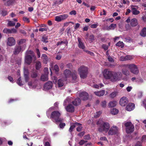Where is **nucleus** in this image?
<instances>
[{
  "instance_id": "46",
  "label": "nucleus",
  "mask_w": 146,
  "mask_h": 146,
  "mask_svg": "<svg viewBox=\"0 0 146 146\" xmlns=\"http://www.w3.org/2000/svg\"><path fill=\"white\" fill-rule=\"evenodd\" d=\"M15 23L12 21H10L8 22V25L10 26H14L15 25Z\"/></svg>"
},
{
  "instance_id": "29",
  "label": "nucleus",
  "mask_w": 146,
  "mask_h": 146,
  "mask_svg": "<svg viewBox=\"0 0 146 146\" xmlns=\"http://www.w3.org/2000/svg\"><path fill=\"white\" fill-rule=\"evenodd\" d=\"M122 72L123 74L126 76H128L129 74V72L128 70L126 68L122 69Z\"/></svg>"
},
{
  "instance_id": "20",
  "label": "nucleus",
  "mask_w": 146,
  "mask_h": 146,
  "mask_svg": "<svg viewBox=\"0 0 146 146\" xmlns=\"http://www.w3.org/2000/svg\"><path fill=\"white\" fill-rule=\"evenodd\" d=\"M135 104L132 103H129L126 106V109L128 111H131L133 110L135 108Z\"/></svg>"
},
{
  "instance_id": "8",
  "label": "nucleus",
  "mask_w": 146,
  "mask_h": 146,
  "mask_svg": "<svg viewBox=\"0 0 146 146\" xmlns=\"http://www.w3.org/2000/svg\"><path fill=\"white\" fill-rule=\"evenodd\" d=\"M124 125L126 127V131L127 133H131L134 131V126L131 122H125Z\"/></svg>"
},
{
  "instance_id": "59",
  "label": "nucleus",
  "mask_w": 146,
  "mask_h": 146,
  "mask_svg": "<svg viewBox=\"0 0 146 146\" xmlns=\"http://www.w3.org/2000/svg\"><path fill=\"white\" fill-rule=\"evenodd\" d=\"M23 19V20L25 22L29 23L30 21L29 19L26 17H24Z\"/></svg>"
},
{
  "instance_id": "28",
  "label": "nucleus",
  "mask_w": 146,
  "mask_h": 146,
  "mask_svg": "<svg viewBox=\"0 0 146 146\" xmlns=\"http://www.w3.org/2000/svg\"><path fill=\"white\" fill-rule=\"evenodd\" d=\"M41 80L43 81L47 80H48V74H44L42 75L41 77Z\"/></svg>"
},
{
  "instance_id": "30",
  "label": "nucleus",
  "mask_w": 146,
  "mask_h": 146,
  "mask_svg": "<svg viewBox=\"0 0 146 146\" xmlns=\"http://www.w3.org/2000/svg\"><path fill=\"white\" fill-rule=\"evenodd\" d=\"M76 127L77 126L76 128V130L78 131H80L82 129V127L81 126V124L78 123H75Z\"/></svg>"
},
{
  "instance_id": "13",
  "label": "nucleus",
  "mask_w": 146,
  "mask_h": 146,
  "mask_svg": "<svg viewBox=\"0 0 146 146\" xmlns=\"http://www.w3.org/2000/svg\"><path fill=\"white\" fill-rule=\"evenodd\" d=\"M128 102L127 98L125 97H123L120 100L119 104L121 106H125L127 104Z\"/></svg>"
},
{
  "instance_id": "2",
  "label": "nucleus",
  "mask_w": 146,
  "mask_h": 146,
  "mask_svg": "<svg viewBox=\"0 0 146 146\" xmlns=\"http://www.w3.org/2000/svg\"><path fill=\"white\" fill-rule=\"evenodd\" d=\"M60 113L59 111H54L51 113L50 118L53 122L58 124L63 121V119L60 117Z\"/></svg>"
},
{
  "instance_id": "38",
  "label": "nucleus",
  "mask_w": 146,
  "mask_h": 146,
  "mask_svg": "<svg viewBox=\"0 0 146 146\" xmlns=\"http://www.w3.org/2000/svg\"><path fill=\"white\" fill-rule=\"evenodd\" d=\"M31 78H35L37 76V74L36 71L32 72L31 73Z\"/></svg>"
},
{
  "instance_id": "24",
  "label": "nucleus",
  "mask_w": 146,
  "mask_h": 146,
  "mask_svg": "<svg viewBox=\"0 0 146 146\" xmlns=\"http://www.w3.org/2000/svg\"><path fill=\"white\" fill-rule=\"evenodd\" d=\"M130 24L132 27H135L137 26L138 24L137 19L135 18H133L131 19Z\"/></svg>"
},
{
  "instance_id": "4",
  "label": "nucleus",
  "mask_w": 146,
  "mask_h": 146,
  "mask_svg": "<svg viewBox=\"0 0 146 146\" xmlns=\"http://www.w3.org/2000/svg\"><path fill=\"white\" fill-rule=\"evenodd\" d=\"M36 57L33 52L31 50H28L26 52L25 56V62L28 64H30L33 60L35 61Z\"/></svg>"
},
{
  "instance_id": "45",
  "label": "nucleus",
  "mask_w": 146,
  "mask_h": 146,
  "mask_svg": "<svg viewBox=\"0 0 146 146\" xmlns=\"http://www.w3.org/2000/svg\"><path fill=\"white\" fill-rule=\"evenodd\" d=\"M53 70L55 72H58L59 71V68L58 66L57 65H55L53 68Z\"/></svg>"
},
{
  "instance_id": "64",
  "label": "nucleus",
  "mask_w": 146,
  "mask_h": 146,
  "mask_svg": "<svg viewBox=\"0 0 146 146\" xmlns=\"http://www.w3.org/2000/svg\"><path fill=\"white\" fill-rule=\"evenodd\" d=\"M142 141H145L146 143V135H144L142 136Z\"/></svg>"
},
{
  "instance_id": "39",
  "label": "nucleus",
  "mask_w": 146,
  "mask_h": 146,
  "mask_svg": "<svg viewBox=\"0 0 146 146\" xmlns=\"http://www.w3.org/2000/svg\"><path fill=\"white\" fill-rule=\"evenodd\" d=\"M116 46L120 47L121 48H123L124 46V44L123 42L121 41H119L117 44H116Z\"/></svg>"
},
{
  "instance_id": "6",
  "label": "nucleus",
  "mask_w": 146,
  "mask_h": 146,
  "mask_svg": "<svg viewBox=\"0 0 146 146\" xmlns=\"http://www.w3.org/2000/svg\"><path fill=\"white\" fill-rule=\"evenodd\" d=\"M78 71L80 76L81 78H86L88 74V68L87 67L82 66L78 68Z\"/></svg>"
},
{
  "instance_id": "11",
  "label": "nucleus",
  "mask_w": 146,
  "mask_h": 146,
  "mask_svg": "<svg viewBox=\"0 0 146 146\" xmlns=\"http://www.w3.org/2000/svg\"><path fill=\"white\" fill-rule=\"evenodd\" d=\"M118 131L117 127L116 126H113L110 129L108 132V134L109 135H114L116 134Z\"/></svg>"
},
{
  "instance_id": "15",
  "label": "nucleus",
  "mask_w": 146,
  "mask_h": 146,
  "mask_svg": "<svg viewBox=\"0 0 146 146\" xmlns=\"http://www.w3.org/2000/svg\"><path fill=\"white\" fill-rule=\"evenodd\" d=\"M15 44V40L13 37H9L8 38L7 45L9 46H11Z\"/></svg>"
},
{
  "instance_id": "41",
  "label": "nucleus",
  "mask_w": 146,
  "mask_h": 146,
  "mask_svg": "<svg viewBox=\"0 0 146 146\" xmlns=\"http://www.w3.org/2000/svg\"><path fill=\"white\" fill-rule=\"evenodd\" d=\"M76 127L75 123L74 124H71L69 129V131L71 132L73 131V129Z\"/></svg>"
},
{
  "instance_id": "22",
  "label": "nucleus",
  "mask_w": 146,
  "mask_h": 146,
  "mask_svg": "<svg viewBox=\"0 0 146 146\" xmlns=\"http://www.w3.org/2000/svg\"><path fill=\"white\" fill-rule=\"evenodd\" d=\"M73 98L71 97H68L64 101L63 103V105L66 106L67 104H70V103L72 102Z\"/></svg>"
},
{
  "instance_id": "18",
  "label": "nucleus",
  "mask_w": 146,
  "mask_h": 146,
  "mask_svg": "<svg viewBox=\"0 0 146 146\" xmlns=\"http://www.w3.org/2000/svg\"><path fill=\"white\" fill-rule=\"evenodd\" d=\"M135 7H138L136 6L132 5L131 6V11L133 15H137L140 12L139 11H137L136 9L135 8Z\"/></svg>"
},
{
  "instance_id": "35",
  "label": "nucleus",
  "mask_w": 146,
  "mask_h": 146,
  "mask_svg": "<svg viewBox=\"0 0 146 146\" xmlns=\"http://www.w3.org/2000/svg\"><path fill=\"white\" fill-rule=\"evenodd\" d=\"M41 67V63L40 62L37 61L36 62V70H38Z\"/></svg>"
},
{
  "instance_id": "50",
  "label": "nucleus",
  "mask_w": 146,
  "mask_h": 146,
  "mask_svg": "<svg viewBox=\"0 0 146 146\" xmlns=\"http://www.w3.org/2000/svg\"><path fill=\"white\" fill-rule=\"evenodd\" d=\"M59 126L60 128H64V127L65 126L66 124L65 123H62L61 122H60Z\"/></svg>"
},
{
  "instance_id": "33",
  "label": "nucleus",
  "mask_w": 146,
  "mask_h": 146,
  "mask_svg": "<svg viewBox=\"0 0 146 146\" xmlns=\"http://www.w3.org/2000/svg\"><path fill=\"white\" fill-rule=\"evenodd\" d=\"M116 27V24H111L109 27L107 28V30H113Z\"/></svg>"
},
{
  "instance_id": "17",
  "label": "nucleus",
  "mask_w": 146,
  "mask_h": 146,
  "mask_svg": "<svg viewBox=\"0 0 146 146\" xmlns=\"http://www.w3.org/2000/svg\"><path fill=\"white\" fill-rule=\"evenodd\" d=\"M78 41L79 42V44H78L79 47L80 48L82 49L83 50L86 52H88V50H86L85 49V46L84 45L83 43L80 39V38H78Z\"/></svg>"
},
{
  "instance_id": "53",
  "label": "nucleus",
  "mask_w": 146,
  "mask_h": 146,
  "mask_svg": "<svg viewBox=\"0 0 146 146\" xmlns=\"http://www.w3.org/2000/svg\"><path fill=\"white\" fill-rule=\"evenodd\" d=\"M29 70L27 69H24V75H29Z\"/></svg>"
},
{
  "instance_id": "60",
  "label": "nucleus",
  "mask_w": 146,
  "mask_h": 146,
  "mask_svg": "<svg viewBox=\"0 0 146 146\" xmlns=\"http://www.w3.org/2000/svg\"><path fill=\"white\" fill-rule=\"evenodd\" d=\"M48 68L47 67H45L44 68V74H48Z\"/></svg>"
},
{
  "instance_id": "58",
  "label": "nucleus",
  "mask_w": 146,
  "mask_h": 146,
  "mask_svg": "<svg viewBox=\"0 0 146 146\" xmlns=\"http://www.w3.org/2000/svg\"><path fill=\"white\" fill-rule=\"evenodd\" d=\"M76 14V11L75 10H73L71 11L70 12L69 14L70 15H75Z\"/></svg>"
},
{
  "instance_id": "40",
  "label": "nucleus",
  "mask_w": 146,
  "mask_h": 146,
  "mask_svg": "<svg viewBox=\"0 0 146 146\" xmlns=\"http://www.w3.org/2000/svg\"><path fill=\"white\" fill-rule=\"evenodd\" d=\"M117 92H113L110 94V96L111 98H113L116 96L117 94Z\"/></svg>"
},
{
  "instance_id": "21",
  "label": "nucleus",
  "mask_w": 146,
  "mask_h": 146,
  "mask_svg": "<svg viewBox=\"0 0 146 146\" xmlns=\"http://www.w3.org/2000/svg\"><path fill=\"white\" fill-rule=\"evenodd\" d=\"M5 5L9 6L14 3V0H3Z\"/></svg>"
},
{
  "instance_id": "32",
  "label": "nucleus",
  "mask_w": 146,
  "mask_h": 146,
  "mask_svg": "<svg viewBox=\"0 0 146 146\" xmlns=\"http://www.w3.org/2000/svg\"><path fill=\"white\" fill-rule=\"evenodd\" d=\"M118 110L116 108H112L111 111V113L112 115H115L118 113Z\"/></svg>"
},
{
  "instance_id": "56",
  "label": "nucleus",
  "mask_w": 146,
  "mask_h": 146,
  "mask_svg": "<svg viewBox=\"0 0 146 146\" xmlns=\"http://www.w3.org/2000/svg\"><path fill=\"white\" fill-rule=\"evenodd\" d=\"M102 48L105 50H107L108 48V46L105 44H103L102 46Z\"/></svg>"
},
{
  "instance_id": "25",
  "label": "nucleus",
  "mask_w": 146,
  "mask_h": 146,
  "mask_svg": "<svg viewBox=\"0 0 146 146\" xmlns=\"http://www.w3.org/2000/svg\"><path fill=\"white\" fill-rule=\"evenodd\" d=\"M81 100L79 98L76 99L74 101H72V104L75 106H77L79 105L81 103Z\"/></svg>"
},
{
  "instance_id": "16",
  "label": "nucleus",
  "mask_w": 146,
  "mask_h": 146,
  "mask_svg": "<svg viewBox=\"0 0 146 146\" xmlns=\"http://www.w3.org/2000/svg\"><path fill=\"white\" fill-rule=\"evenodd\" d=\"M43 63L46 64L49 61L50 58H48L47 56L45 54H42L41 57Z\"/></svg>"
},
{
  "instance_id": "43",
  "label": "nucleus",
  "mask_w": 146,
  "mask_h": 146,
  "mask_svg": "<svg viewBox=\"0 0 146 146\" xmlns=\"http://www.w3.org/2000/svg\"><path fill=\"white\" fill-rule=\"evenodd\" d=\"M3 32L4 33H11V29L7 28L4 29L3 31Z\"/></svg>"
},
{
  "instance_id": "63",
  "label": "nucleus",
  "mask_w": 146,
  "mask_h": 146,
  "mask_svg": "<svg viewBox=\"0 0 146 146\" xmlns=\"http://www.w3.org/2000/svg\"><path fill=\"white\" fill-rule=\"evenodd\" d=\"M48 30V29L47 28H40L39 29V31H40L43 32L44 31H47Z\"/></svg>"
},
{
  "instance_id": "7",
  "label": "nucleus",
  "mask_w": 146,
  "mask_h": 146,
  "mask_svg": "<svg viewBox=\"0 0 146 146\" xmlns=\"http://www.w3.org/2000/svg\"><path fill=\"white\" fill-rule=\"evenodd\" d=\"M125 67L128 68L131 72L135 74H137L139 72L137 67L135 64H131L124 65Z\"/></svg>"
},
{
  "instance_id": "48",
  "label": "nucleus",
  "mask_w": 146,
  "mask_h": 146,
  "mask_svg": "<svg viewBox=\"0 0 146 146\" xmlns=\"http://www.w3.org/2000/svg\"><path fill=\"white\" fill-rule=\"evenodd\" d=\"M94 39V36L93 35H90L89 37V41L90 42H91Z\"/></svg>"
},
{
  "instance_id": "26",
  "label": "nucleus",
  "mask_w": 146,
  "mask_h": 146,
  "mask_svg": "<svg viewBox=\"0 0 146 146\" xmlns=\"http://www.w3.org/2000/svg\"><path fill=\"white\" fill-rule=\"evenodd\" d=\"M21 50V47L20 46H17L15 47L14 51L15 54H19Z\"/></svg>"
},
{
  "instance_id": "3",
  "label": "nucleus",
  "mask_w": 146,
  "mask_h": 146,
  "mask_svg": "<svg viewBox=\"0 0 146 146\" xmlns=\"http://www.w3.org/2000/svg\"><path fill=\"white\" fill-rule=\"evenodd\" d=\"M97 124L99 125V131L100 132L104 131L107 132L110 126L109 123L107 122H103L99 120L97 122Z\"/></svg>"
},
{
  "instance_id": "37",
  "label": "nucleus",
  "mask_w": 146,
  "mask_h": 146,
  "mask_svg": "<svg viewBox=\"0 0 146 146\" xmlns=\"http://www.w3.org/2000/svg\"><path fill=\"white\" fill-rule=\"evenodd\" d=\"M58 87L60 88L63 86L64 83L63 80L61 79L59 80L58 82Z\"/></svg>"
},
{
  "instance_id": "42",
  "label": "nucleus",
  "mask_w": 146,
  "mask_h": 146,
  "mask_svg": "<svg viewBox=\"0 0 146 146\" xmlns=\"http://www.w3.org/2000/svg\"><path fill=\"white\" fill-rule=\"evenodd\" d=\"M17 83L20 86H21L23 85V84L22 82L21 79L20 77L18 79Z\"/></svg>"
},
{
  "instance_id": "14",
  "label": "nucleus",
  "mask_w": 146,
  "mask_h": 146,
  "mask_svg": "<svg viewBox=\"0 0 146 146\" xmlns=\"http://www.w3.org/2000/svg\"><path fill=\"white\" fill-rule=\"evenodd\" d=\"M52 82L48 81L44 85L43 90L45 91L48 90L52 88Z\"/></svg>"
},
{
  "instance_id": "23",
  "label": "nucleus",
  "mask_w": 146,
  "mask_h": 146,
  "mask_svg": "<svg viewBox=\"0 0 146 146\" xmlns=\"http://www.w3.org/2000/svg\"><path fill=\"white\" fill-rule=\"evenodd\" d=\"M105 90H102L99 91L95 92L94 93L96 96L101 97L104 95L105 94Z\"/></svg>"
},
{
  "instance_id": "10",
  "label": "nucleus",
  "mask_w": 146,
  "mask_h": 146,
  "mask_svg": "<svg viewBox=\"0 0 146 146\" xmlns=\"http://www.w3.org/2000/svg\"><path fill=\"white\" fill-rule=\"evenodd\" d=\"M38 84L37 81L36 80L29 82L28 85L29 88L31 89L35 88Z\"/></svg>"
},
{
  "instance_id": "61",
  "label": "nucleus",
  "mask_w": 146,
  "mask_h": 146,
  "mask_svg": "<svg viewBox=\"0 0 146 146\" xmlns=\"http://www.w3.org/2000/svg\"><path fill=\"white\" fill-rule=\"evenodd\" d=\"M84 138L86 140H88L90 139V135H85L84 136Z\"/></svg>"
},
{
  "instance_id": "31",
  "label": "nucleus",
  "mask_w": 146,
  "mask_h": 146,
  "mask_svg": "<svg viewBox=\"0 0 146 146\" xmlns=\"http://www.w3.org/2000/svg\"><path fill=\"white\" fill-rule=\"evenodd\" d=\"M104 85L101 83L99 84L98 85L97 84H94L93 85V88H96V89H99V88H101L104 86Z\"/></svg>"
},
{
  "instance_id": "34",
  "label": "nucleus",
  "mask_w": 146,
  "mask_h": 146,
  "mask_svg": "<svg viewBox=\"0 0 146 146\" xmlns=\"http://www.w3.org/2000/svg\"><path fill=\"white\" fill-rule=\"evenodd\" d=\"M117 102L115 101H113L110 102L109 103V106L111 108L115 107L116 105Z\"/></svg>"
},
{
  "instance_id": "57",
  "label": "nucleus",
  "mask_w": 146,
  "mask_h": 146,
  "mask_svg": "<svg viewBox=\"0 0 146 146\" xmlns=\"http://www.w3.org/2000/svg\"><path fill=\"white\" fill-rule=\"evenodd\" d=\"M24 78H25V81L27 82L29 80V75H25L24 76Z\"/></svg>"
},
{
  "instance_id": "1",
  "label": "nucleus",
  "mask_w": 146,
  "mask_h": 146,
  "mask_svg": "<svg viewBox=\"0 0 146 146\" xmlns=\"http://www.w3.org/2000/svg\"><path fill=\"white\" fill-rule=\"evenodd\" d=\"M102 73L106 79L109 80L112 82L121 80L122 76V74L120 72L112 71L108 69H104L102 71Z\"/></svg>"
},
{
  "instance_id": "27",
  "label": "nucleus",
  "mask_w": 146,
  "mask_h": 146,
  "mask_svg": "<svg viewBox=\"0 0 146 146\" xmlns=\"http://www.w3.org/2000/svg\"><path fill=\"white\" fill-rule=\"evenodd\" d=\"M140 35L142 37L146 36V28L144 27L141 31L140 33Z\"/></svg>"
},
{
  "instance_id": "62",
  "label": "nucleus",
  "mask_w": 146,
  "mask_h": 146,
  "mask_svg": "<svg viewBox=\"0 0 146 146\" xmlns=\"http://www.w3.org/2000/svg\"><path fill=\"white\" fill-rule=\"evenodd\" d=\"M108 60L109 61L111 62H114V60L110 56H109L108 58Z\"/></svg>"
},
{
  "instance_id": "47",
  "label": "nucleus",
  "mask_w": 146,
  "mask_h": 146,
  "mask_svg": "<svg viewBox=\"0 0 146 146\" xmlns=\"http://www.w3.org/2000/svg\"><path fill=\"white\" fill-rule=\"evenodd\" d=\"M102 113V112L101 111H99L98 112H97L95 114L94 117L96 118H97L98 117H99L101 115V114Z\"/></svg>"
},
{
  "instance_id": "12",
  "label": "nucleus",
  "mask_w": 146,
  "mask_h": 146,
  "mask_svg": "<svg viewBox=\"0 0 146 146\" xmlns=\"http://www.w3.org/2000/svg\"><path fill=\"white\" fill-rule=\"evenodd\" d=\"M78 94H79L80 98L83 100H86L88 99V95L87 93L86 92H78Z\"/></svg>"
},
{
  "instance_id": "5",
  "label": "nucleus",
  "mask_w": 146,
  "mask_h": 146,
  "mask_svg": "<svg viewBox=\"0 0 146 146\" xmlns=\"http://www.w3.org/2000/svg\"><path fill=\"white\" fill-rule=\"evenodd\" d=\"M64 74L66 78H69L71 76L72 79V82H76L77 81V75L76 71H73L72 73L68 69H66L64 72Z\"/></svg>"
},
{
  "instance_id": "19",
  "label": "nucleus",
  "mask_w": 146,
  "mask_h": 146,
  "mask_svg": "<svg viewBox=\"0 0 146 146\" xmlns=\"http://www.w3.org/2000/svg\"><path fill=\"white\" fill-rule=\"evenodd\" d=\"M65 109L67 111L72 112L74 111V106L71 104H69L67 106H65Z\"/></svg>"
},
{
  "instance_id": "49",
  "label": "nucleus",
  "mask_w": 146,
  "mask_h": 146,
  "mask_svg": "<svg viewBox=\"0 0 146 146\" xmlns=\"http://www.w3.org/2000/svg\"><path fill=\"white\" fill-rule=\"evenodd\" d=\"M64 0H58L56 1L55 4L60 5L62 4Z\"/></svg>"
},
{
  "instance_id": "36",
  "label": "nucleus",
  "mask_w": 146,
  "mask_h": 146,
  "mask_svg": "<svg viewBox=\"0 0 146 146\" xmlns=\"http://www.w3.org/2000/svg\"><path fill=\"white\" fill-rule=\"evenodd\" d=\"M68 42L66 40H65L61 41V42H57V45L59 46L61 45L62 44H66V45H67Z\"/></svg>"
},
{
  "instance_id": "51",
  "label": "nucleus",
  "mask_w": 146,
  "mask_h": 146,
  "mask_svg": "<svg viewBox=\"0 0 146 146\" xmlns=\"http://www.w3.org/2000/svg\"><path fill=\"white\" fill-rule=\"evenodd\" d=\"M106 102L105 101H104L102 102L101 105L103 107H105L106 106Z\"/></svg>"
},
{
  "instance_id": "55",
  "label": "nucleus",
  "mask_w": 146,
  "mask_h": 146,
  "mask_svg": "<svg viewBox=\"0 0 146 146\" xmlns=\"http://www.w3.org/2000/svg\"><path fill=\"white\" fill-rule=\"evenodd\" d=\"M7 14V11L5 10H3L1 12V14L3 16H5Z\"/></svg>"
},
{
  "instance_id": "44",
  "label": "nucleus",
  "mask_w": 146,
  "mask_h": 146,
  "mask_svg": "<svg viewBox=\"0 0 146 146\" xmlns=\"http://www.w3.org/2000/svg\"><path fill=\"white\" fill-rule=\"evenodd\" d=\"M125 56L126 60H131L133 58V56L131 55H128Z\"/></svg>"
},
{
  "instance_id": "54",
  "label": "nucleus",
  "mask_w": 146,
  "mask_h": 146,
  "mask_svg": "<svg viewBox=\"0 0 146 146\" xmlns=\"http://www.w3.org/2000/svg\"><path fill=\"white\" fill-rule=\"evenodd\" d=\"M87 142V141H84L83 140H82L79 142V143L80 145H82L84 144L85 143Z\"/></svg>"
},
{
  "instance_id": "9",
  "label": "nucleus",
  "mask_w": 146,
  "mask_h": 146,
  "mask_svg": "<svg viewBox=\"0 0 146 146\" xmlns=\"http://www.w3.org/2000/svg\"><path fill=\"white\" fill-rule=\"evenodd\" d=\"M68 17V15L67 14H64L58 16H56L55 20L57 22H60L65 20Z\"/></svg>"
},
{
  "instance_id": "52",
  "label": "nucleus",
  "mask_w": 146,
  "mask_h": 146,
  "mask_svg": "<svg viewBox=\"0 0 146 146\" xmlns=\"http://www.w3.org/2000/svg\"><path fill=\"white\" fill-rule=\"evenodd\" d=\"M98 24H93L90 26V27L92 28L95 29L98 26Z\"/></svg>"
}]
</instances>
